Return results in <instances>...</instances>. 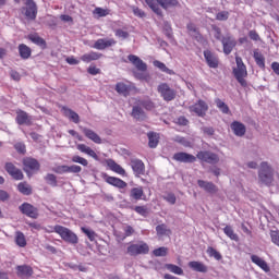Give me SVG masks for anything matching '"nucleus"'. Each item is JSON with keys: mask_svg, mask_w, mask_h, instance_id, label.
<instances>
[{"mask_svg": "<svg viewBox=\"0 0 279 279\" xmlns=\"http://www.w3.org/2000/svg\"><path fill=\"white\" fill-rule=\"evenodd\" d=\"M251 262L254 263V265H257L259 269H263L265 274H269V271H271L269 264H267L265 259L260 258L258 255H251Z\"/></svg>", "mask_w": 279, "mask_h": 279, "instance_id": "393cba45", "label": "nucleus"}, {"mask_svg": "<svg viewBox=\"0 0 279 279\" xmlns=\"http://www.w3.org/2000/svg\"><path fill=\"white\" fill-rule=\"evenodd\" d=\"M15 243L19 247H25L27 245V240L25 239V233L22 231L15 232Z\"/></svg>", "mask_w": 279, "mask_h": 279, "instance_id": "ea45409f", "label": "nucleus"}, {"mask_svg": "<svg viewBox=\"0 0 279 279\" xmlns=\"http://www.w3.org/2000/svg\"><path fill=\"white\" fill-rule=\"evenodd\" d=\"M189 267L198 274H206L208 271V266L204 265L202 262H190Z\"/></svg>", "mask_w": 279, "mask_h": 279, "instance_id": "c756f323", "label": "nucleus"}, {"mask_svg": "<svg viewBox=\"0 0 279 279\" xmlns=\"http://www.w3.org/2000/svg\"><path fill=\"white\" fill-rule=\"evenodd\" d=\"M16 276L21 279H29L34 276V268L32 266L23 264L15 267Z\"/></svg>", "mask_w": 279, "mask_h": 279, "instance_id": "9b49d317", "label": "nucleus"}, {"mask_svg": "<svg viewBox=\"0 0 279 279\" xmlns=\"http://www.w3.org/2000/svg\"><path fill=\"white\" fill-rule=\"evenodd\" d=\"M223 47V53L230 56L234 47H236V40L231 36L222 37L221 41Z\"/></svg>", "mask_w": 279, "mask_h": 279, "instance_id": "aec40b11", "label": "nucleus"}, {"mask_svg": "<svg viewBox=\"0 0 279 279\" xmlns=\"http://www.w3.org/2000/svg\"><path fill=\"white\" fill-rule=\"evenodd\" d=\"M230 13L227 11L218 12L216 14V21H228Z\"/></svg>", "mask_w": 279, "mask_h": 279, "instance_id": "052dcab7", "label": "nucleus"}, {"mask_svg": "<svg viewBox=\"0 0 279 279\" xmlns=\"http://www.w3.org/2000/svg\"><path fill=\"white\" fill-rule=\"evenodd\" d=\"M114 45H117V40H114V38H100L95 41L94 49H97L98 51H104V49L114 47Z\"/></svg>", "mask_w": 279, "mask_h": 279, "instance_id": "f3484780", "label": "nucleus"}, {"mask_svg": "<svg viewBox=\"0 0 279 279\" xmlns=\"http://www.w3.org/2000/svg\"><path fill=\"white\" fill-rule=\"evenodd\" d=\"M196 158L201 160V162H207V165H217V162H219V155L209 150H199L196 154Z\"/></svg>", "mask_w": 279, "mask_h": 279, "instance_id": "423d86ee", "label": "nucleus"}, {"mask_svg": "<svg viewBox=\"0 0 279 279\" xmlns=\"http://www.w3.org/2000/svg\"><path fill=\"white\" fill-rule=\"evenodd\" d=\"M53 173H58L59 175H63V173H69V166L62 165V166H57L52 168Z\"/></svg>", "mask_w": 279, "mask_h": 279, "instance_id": "603ef678", "label": "nucleus"}, {"mask_svg": "<svg viewBox=\"0 0 279 279\" xmlns=\"http://www.w3.org/2000/svg\"><path fill=\"white\" fill-rule=\"evenodd\" d=\"M131 117L135 119V121H145L147 119V113L143 110V107L140 105L133 106Z\"/></svg>", "mask_w": 279, "mask_h": 279, "instance_id": "5701e85b", "label": "nucleus"}, {"mask_svg": "<svg viewBox=\"0 0 279 279\" xmlns=\"http://www.w3.org/2000/svg\"><path fill=\"white\" fill-rule=\"evenodd\" d=\"M166 269L175 276H184V269L175 264H166Z\"/></svg>", "mask_w": 279, "mask_h": 279, "instance_id": "4c0bfd02", "label": "nucleus"}, {"mask_svg": "<svg viewBox=\"0 0 279 279\" xmlns=\"http://www.w3.org/2000/svg\"><path fill=\"white\" fill-rule=\"evenodd\" d=\"M107 165L109 167V169L111 171H113L114 173H118L119 175H128V173L125 172V169H123V167H121V165L117 163V161L112 160V159H108L107 160Z\"/></svg>", "mask_w": 279, "mask_h": 279, "instance_id": "bb28decb", "label": "nucleus"}, {"mask_svg": "<svg viewBox=\"0 0 279 279\" xmlns=\"http://www.w3.org/2000/svg\"><path fill=\"white\" fill-rule=\"evenodd\" d=\"M197 184L199 189H203L205 193H209V195H215V193L219 192V187L211 181L197 180Z\"/></svg>", "mask_w": 279, "mask_h": 279, "instance_id": "a211bd4d", "label": "nucleus"}, {"mask_svg": "<svg viewBox=\"0 0 279 279\" xmlns=\"http://www.w3.org/2000/svg\"><path fill=\"white\" fill-rule=\"evenodd\" d=\"M154 66H157L162 73H168V75L173 74V70L167 68V65L158 60L154 61Z\"/></svg>", "mask_w": 279, "mask_h": 279, "instance_id": "49530a36", "label": "nucleus"}, {"mask_svg": "<svg viewBox=\"0 0 279 279\" xmlns=\"http://www.w3.org/2000/svg\"><path fill=\"white\" fill-rule=\"evenodd\" d=\"M163 34L169 39L173 38V28H171V24H169V22H165L163 24Z\"/></svg>", "mask_w": 279, "mask_h": 279, "instance_id": "8fccbe9b", "label": "nucleus"}, {"mask_svg": "<svg viewBox=\"0 0 279 279\" xmlns=\"http://www.w3.org/2000/svg\"><path fill=\"white\" fill-rule=\"evenodd\" d=\"M207 254L210 258H215V260H221V258H223L221 253H219V251H216L213 246L207 247Z\"/></svg>", "mask_w": 279, "mask_h": 279, "instance_id": "a18cd8bd", "label": "nucleus"}, {"mask_svg": "<svg viewBox=\"0 0 279 279\" xmlns=\"http://www.w3.org/2000/svg\"><path fill=\"white\" fill-rule=\"evenodd\" d=\"M132 12L134 16H137L138 19H145V16H147V13H145V11L138 7H132Z\"/></svg>", "mask_w": 279, "mask_h": 279, "instance_id": "4d7b16f0", "label": "nucleus"}, {"mask_svg": "<svg viewBox=\"0 0 279 279\" xmlns=\"http://www.w3.org/2000/svg\"><path fill=\"white\" fill-rule=\"evenodd\" d=\"M223 232L226 234V236H228L229 239H231V241H239V234L234 233V229H232L231 226H226L223 228Z\"/></svg>", "mask_w": 279, "mask_h": 279, "instance_id": "79ce46f5", "label": "nucleus"}, {"mask_svg": "<svg viewBox=\"0 0 279 279\" xmlns=\"http://www.w3.org/2000/svg\"><path fill=\"white\" fill-rule=\"evenodd\" d=\"M253 58L259 69L265 70V56L258 50L253 51Z\"/></svg>", "mask_w": 279, "mask_h": 279, "instance_id": "c9c22d12", "label": "nucleus"}, {"mask_svg": "<svg viewBox=\"0 0 279 279\" xmlns=\"http://www.w3.org/2000/svg\"><path fill=\"white\" fill-rule=\"evenodd\" d=\"M126 254H129V256H145L146 254H149V244L143 241L136 244H130L126 247Z\"/></svg>", "mask_w": 279, "mask_h": 279, "instance_id": "7ed1b4c3", "label": "nucleus"}, {"mask_svg": "<svg viewBox=\"0 0 279 279\" xmlns=\"http://www.w3.org/2000/svg\"><path fill=\"white\" fill-rule=\"evenodd\" d=\"M19 210L20 213H22V215H25L31 219H38V208L29 203H23L22 205H20Z\"/></svg>", "mask_w": 279, "mask_h": 279, "instance_id": "1a4fd4ad", "label": "nucleus"}, {"mask_svg": "<svg viewBox=\"0 0 279 279\" xmlns=\"http://www.w3.org/2000/svg\"><path fill=\"white\" fill-rule=\"evenodd\" d=\"M129 62L137 69V71H141L142 73H145L147 71V63L138 58L136 54H129L128 56Z\"/></svg>", "mask_w": 279, "mask_h": 279, "instance_id": "412c9836", "label": "nucleus"}, {"mask_svg": "<svg viewBox=\"0 0 279 279\" xmlns=\"http://www.w3.org/2000/svg\"><path fill=\"white\" fill-rule=\"evenodd\" d=\"M82 232L86 234V236L89 239V241H95V238L97 236V233L95 231L88 229V228H81Z\"/></svg>", "mask_w": 279, "mask_h": 279, "instance_id": "6e6d98bb", "label": "nucleus"}, {"mask_svg": "<svg viewBox=\"0 0 279 279\" xmlns=\"http://www.w3.org/2000/svg\"><path fill=\"white\" fill-rule=\"evenodd\" d=\"M248 37L251 38V40H254L255 43H258V40H260V35H258V33L254 29L248 32Z\"/></svg>", "mask_w": 279, "mask_h": 279, "instance_id": "774afa93", "label": "nucleus"}, {"mask_svg": "<svg viewBox=\"0 0 279 279\" xmlns=\"http://www.w3.org/2000/svg\"><path fill=\"white\" fill-rule=\"evenodd\" d=\"M82 132L86 138L93 141V143H96V145H101V137L95 131L88 128H82Z\"/></svg>", "mask_w": 279, "mask_h": 279, "instance_id": "b1692460", "label": "nucleus"}, {"mask_svg": "<svg viewBox=\"0 0 279 279\" xmlns=\"http://www.w3.org/2000/svg\"><path fill=\"white\" fill-rule=\"evenodd\" d=\"M102 180L107 182V184H110L111 186H116V189H125L128 186V183L120 178L117 177H110L108 173L102 172L101 173Z\"/></svg>", "mask_w": 279, "mask_h": 279, "instance_id": "f8f14e48", "label": "nucleus"}, {"mask_svg": "<svg viewBox=\"0 0 279 279\" xmlns=\"http://www.w3.org/2000/svg\"><path fill=\"white\" fill-rule=\"evenodd\" d=\"M116 36L117 38H122L123 40L130 38V33H128L126 31H123L121 28H118L116 31Z\"/></svg>", "mask_w": 279, "mask_h": 279, "instance_id": "bf43d9fd", "label": "nucleus"}, {"mask_svg": "<svg viewBox=\"0 0 279 279\" xmlns=\"http://www.w3.org/2000/svg\"><path fill=\"white\" fill-rule=\"evenodd\" d=\"M15 122L17 123V125L29 126L34 124L32 116H29V113L21 109L16 111Z\"/></svg>", "mask_w": 279, "mask_h": 279, "instance_id": "4468645a", "label": "nucleus"}, {"mask_svg": "<svg viewBox=\"0 0 279 279\" xmlns=\"http://www.w3.org/2000/svg\"><path fill=\"white\" fill-rule=\"evenodd\" d=\"M131 199H135V202H138L145 197V192L143 191V186L133 187L130 192Z\"/></svg>", "mask_w": 279, "mask_h": 279, "instance_id": "473e14b6", "label": "nucleus"}, {"mask_svg": "<svg viewBox=\"0 0 279 279\" xmlns=\"http://www.w3.org/2000/svg\"><path fill=\"white\" fill-rule=\"evenodd\" d=\"M27 39L31 40L33 45H36L41 49H47V41L45 40V38L40 37L37 33L27 35Z\"/></svg>", "mask_w": 279, "mask_h": 279, "instance_id": "a878e982", "label": "nucleus"}, {"mask_svg": "<svg viewBox=\"0 0 279 279\" xmlns=\"http://www.w3.org/2000/svg\"><path fill=\"white\" fill-rule=\"evenodd\" d=\"M190 36H191V38L196 40V43H199V45H208V40H206V38H204V35H202V33H199V29L192 33Z\"/></svg>", "mask_w": 279, "mask_h": 279, "instance_id": "37998d69", "label": "nucleus"}, {"mask_svg": "<svg viewBox=\"0 0 279 279\" xmlns=\"http://www.w3.org/2000/svg\"><path fill=\"white\" fill-rule=\"evenodd\" d=\"M44 180L47 184H49V186H58V177H56L53 173H48L46 177H44Z\"/></svg>", "mask_w": 279, "mask_h": 279, "instance_id": "c03bdc74", "label": "nucleus"}, {"mask_svg": "<svg viewBox=\"0 0 279 279\" xmlns=\"http://www.w3.org/2000/svg\"><path fill=\"white\" fill-rule=\"evenodd\" d=\"M23 171H25L26 175L31 177L32 171H40V162L32 157L23 159Z\"/></svg>", "mask_w": 279, "mask_h": 279, "instance_id": "6e6552de", "label": "nucleus"}, {"mask_svg": "<svg viewBox=\"0 0 279 279\" xmlns=\"http://www.w3.org/2000/svg\"><path fill=\"white\" fill-rule=\"evenodd\" d=\"M211 29L214 32V38L221 41L223 39V37H221V28L217 25H213Z\"/></svg>", "mask_w": 279, "mask_h": 279, "instance_id": "13d9d810", "label": "nucleus"}, {"mask_svg": "<svg viewBox=\"0 0 279 279\" xmlns=\"http://www.w3.org/2000/svg\"><path fill=\"white\" fill-rule=\"evenodd\" d=\"M17 191L22 193V195H32L33 193L32 185H29L27 182L19 183Z\"/></svg>", "mask_w": 279, "mask_h": 279, "instance_id": "58836bf2", "label": "nucleus"}, {"mask_svg": "<svg viewBox=\"0 0 279 279\" xmlns=\"http://www.w3.org/2000/svg\"><path fill=\"white\" fill-rule=\"evenodd\" d=\"M54 232L61 236L62 241L70 243V245H77L80 243L77 234L66 227L56 225Z\"/></svg>", "mask_w": 279, "mask_h": 279, "instance_id": "f03ea898", "label": "nucleus"}, {"mask_svg": "<svg viewBox=\"0 0 279 279\" xmlns=\"http://www.w3.org/2000/svg\"><path fill=\"white\" fill-rule=\"evenodd\" d=\"M258 184L274 186V168L267 161H262L258 169Z\"/></svg>", "mask_w": 279, "mask_h": 279, "instance_id": "f257e3e1", "label": "nucleus"}, {"mask_svg": "<svg viewBox=\"0 0 279 279\" xmlns=\"http://www.w3.org/2000/svg\"><path fill=\"white\" fill-rule=\"evenodd\" d=\"M130 167L135 178H141V175H145V162H143V160L131 159Z\"/></svg>", "mask_w": 279, "mask_h": 279, "instance_id": "2eb2a0df", "label": "nucleus"}, {"mask_svg": "<svg viewBox=\"0 0 279 279\" xmlns=\"http://www.w3.org/2000/svg\"><path fill=\"white\" fill-rule=\"evenodd\" d=\"M232 73L240 86L247 88V81L245 80L247 77V69H233Z\"/></svg>", "mask_w": 279, "mask_h": 279, "instance_id": "6ab92c4d", "label": "nucleus"}, {"mask_svg": "<svg viewBox=\"0 0 279 279\" xmlns=\"http://www.w3.org/2000/svg\"><path fill=\"white\" fill-rule=\"evenodd\" d=\"M64 117H66L73 123H80V114L68 107L62 108Z\"/></svg>", "mask_w": 279, "mask_h": 279, "instance_id": "7c9ffc66", "label": "nucleus"}, {"mask_svg": "<svg viewBox=\"0 0 279 279\" xmlns=\"http://www.w3.org/2000/svg\"><path fill=\"white\" fill-rule=\"evenodd\" d=\"M174 143H179V145H183V147H191V141L180 135L174 137Z\"/></svg>", "mask_w": 279, "mask_h": 279, "instance_id": "3c124183", "label": "nucleus"}, {"mask_svg": "<svg viewBox=\"0 0 279 279\" xmlns=\"http://www.w3.org/2000/svg\"><path fill=\"white\" fill-rule=\"evenodd\" d=\"M17 49L22 60H29V58H32V48H29L27 45L20 44Z\"/></svg>", "mask_w": 279, "mask_h": 279, "instance_id": "c85d7f7f", "label": "nucleus"}, {"mask_svg": "<svg viewBox=\"0 0 279 279\" xmlns=\"http://www.w3.org/2000/svg\"><path fill=\"white\" fill-rule=\"evenodd\" d=\"M215 104L217 108L220 110V112H222V114H230V107H228V105L223 102V100L217 98L215 100Z\"/></svg>", "mask_w": 279, "mask_h": 279, "instance_id": "a19ab883", "label": "nucleus"}, {"mask_svg": "<svg viewBox=\"0 0 279 279\" xmlns=\"http://www.w3.org/2000/svg\"><path fill=\"white\" fill-rule=\"evenodd\" d=\"M148 136V147L150 149H156L158 147V143H160V135L154 131L147 133Z\"/></svg>", "mask_w": 279, "mask_h": 279, "instance_id": "cd10ccee", "label": "nucleus"}, {"mask_svg": "<svg viewBox=\"0 0 279 279\" xmlns=\"http://www.w3.org/2000/svg\"><path fill=\"white\" fill-rule=\"evenodd\" d=\"M157 236H165L166 234L170 233L171 230L167 228L166 223L158 225L156 227Z\"/></svg>", "mask_w": 279, "mask_h": 279, "instance_id": "de8ad7c7", "label": "nucleus"}, {"mask_svg": "<svg viewBox=\"0 0 279 279\" xmlns=\"http://www.w3.org/2000/svg\"><path fill=\"white\" fill-rule=\"evenodd\" d=\"M201 130L206 136H215V128L213 126H203Z\"/></svg>", "mask_w": 279, "mask_h": 279, "instance_id": "680f3d73", "label": "nucleus"}, {"mask_svg": "<svg viewBox=\"0 0 279 279\" xmlns=\"http://www.w3.org/2000/svg\"><path fill=\"white\" fill-rule=\"evenodd\" d=\"M156 1L163 10H169V8H178V5H180V2L178 0H156Z\"/></svg>", "mask_w": 279, "mask_h": 279, "instance_id": "f704fd0d", "label": "nucleus"}, {"mask_svg": "<svg viewBox=\"0 0 279 279\" xmlns=\"http://www.w3.org/2000/svg\"><path fill=\"white\" fill-rule=\"evenodd\" d=\"M4 171L13 179V180H24L25 174H23V170L19 169L13 162L8 161L4 163Z\"/></svg>", "mask_w": 279, "mask_h": 279, "instance_id": "0eeeda50", "label": "nucleus"}, {"mask_svg": "<svg viewBox=\"0 0 279 279\" xmlns=\"http://www.w3.org/2000/svg\"><path fill=\"white\" fill-rule=\"evenodd\" d=\"M134 210H135V213H137V215H141L142 217H147V207L135 206Z\"/></svg>", "mask_w": 279, "mask_h": 279, "instance_id": "e2e57ef3", "label": "nucleus"}, {"mask_svg": "<svg viewBox=\"0 0 279 279\" xmlns=\"http://www.w3.org/2000/svg\"><path fill=\"white\" fill-rule=\"evenodd\" d=\"M154 256L156 257H162V256H167V254H169V248L165 247V246H160L158 248H155L153 251Z\"/></svg>", "mask_w": 279, "mask_h": 279, "instance_id": "09e8293b", "label": "nucleus"}, {"mask_svg": "<svg viewBox=\"0 0 279 279\" xmlns=\"http://www.w3.org/2000/svg\"><path fill=\"white\" fill-rule=\"evenodd\" d=\"M14 149L17 151V154H22V155L27 154V148L25 146V143H23V142L15 143Z\"/></svg>", "mask_w": 279, "mask_h": 279, "instance_id": "864d4df0", "label": "nucleus"}, {"mask_svg": "<svg viewBox=\"0 0 279 279\" xmlns=\"http://www.w3.org/2000/svg\"><path fill=\"white\" fill-rule=\"evenodd\" d=\"M116 90L119 95L128 97V95H130V90H132V87L123 82H119L116 84Z\"/></svg>", "mask_w": 279, "mask_h": 279, "instance_id": "2f4dec72", "label": "nucleus"}, {"mask_svg": "<svg viewBox=\"0 0 279 279\" xmlns=\"http://www.w3.org/2000/svg\"><path fill=\"white\" fill-rule=\"evenodd\" d=\"M157 90L162 97L163 101H173V99H175V89L171 88L167 83L159 84Z\"/></svg>", "mask_w": 279, "mask_h": 279, "instance_id": "39448f33", "label": "nucleus"}, {"mask_svg": "<svg viewBox=\"0 0 279 279\" xmlns=\"http://www.w3.org/2000/svg\"><path fill=\"white\" fill-rule=\"evenodd\" d=\"M101 53L99 52H95V51H90L88 53H85L81 57L82 62H86L88 64V62H93L95 60H99V58H101Z\"/></svg>", "mask_w": 279, "mask_h": 279, "instance_id": "72a5a7b5", "label": "nucleus"}, {"mask_svg": "<svg viewBox=\"0 0 279 279\" xmlns=\"http://www.w3.org/2000/svg\"><path fill=\"white\" fill-rule=\"evenodd\" d=\"M68 173H82V168L77 165L68 166Z\"/></svg>", "mask_w": 279, "mask_h": 279, "instance_id": "338daca9", "label": "nucleus"}, {"mask_svg": "<svg viewBox=\"0 0 279 279\" xmlns=\"http://www.w3.org/2000/svg\"><path fill=\"white\" fill-rule=\"evenodd\" d=\"M22 10L27 21H36L38 16V4L34 0H26L25 7Z\"/></svg>", "mask_w": 279, "mask_h": 279, "instance_id": "20e7f679", "label": "nucleus"}, {"mask_svg": "<svg viewBox=\"0 0 279 279\" xmlns=\"http://www.w3.org/2000/svg\"><path fill=\"white\" fill-rule=\"evenodd\" d=\"M150 10H153V12L155 14H157V16H162V9H160L158 2H155L153 5L149 7Z\"/></svg>", "mask_w": 279, "mask_h": 279, "instance_id": "0e129e2a", "label": "nucleus"}, {"mask_svg": "<svg viewBox=\"0 0 279 279\" xmlns=\"http://www.w3.org/2000/svg\"><path fill=\"white\" fill-rule=\"evenodd\" d=\"M190 112H194L197 117H206V112H208V104L201 99L196 104L190 106Z\"/></svg>", "mask_w": 279, "mask_h": 279, "instance_id": "ddd939ff", "label": "nucleus"}, {"mask_svg": "<svg viewBox=\"0 0 279 279\" xmlns=\"http://www.w3.org/2000/svg\"><path fill=\"white\" fill-rule=\"evenodd\" d=\"M203 56L209 69H219V57L217 56V53L207 49L204 50Z\"/></svg>", "mask_w": 279, "mask_h": 279, "instance_id": "9d476101", "label": "nucleus"}, {"mask_svg": "<svg viewBox=\"0 0 279 279\" xmlns=\"http://www.w3.org/2000/svg\"><path fill=\"white\" fill-rule=\"evenodd\" d=\"M137 104L141 108H144V110H148V111H151L156 108V104H154V101H151V99L149 98L141 99L137 101Z\"/></svg>", "mask_w": 279, "mask_h": 279, "instance_id": "e433bc0d", "label": "nucleus"}, {"mask_svg": "<svg viewBox=\"0 0 279 279\" xmlns=\"http://www.w3.org/2000/svg\"><path fill=\"white\" fill-rule=\"evenodd\" d=\"M72 162H76L78 165H82L83 167H88V160H86V158L81 157L80 155H74L72 157Z\"/></svg>", "mask_w": 279, "mask_h": 279, "instance_id": "5fc2aeb1", "label": "nucleus"}, {"mask_svg": "<svg viewBox=\"0 0 279 279\" xmlns=\"http://www.w3.org/2000/svg\"><path fill=\"white\" fill-rule=\"evenodd\" d=\"M150 10H153V12L155 14H157V16H162V9H160L158 2H155L153 5L149 7Z\"/></svg>", "mask_w": 279, "mask_h": 279, "instance_id": "69168bd1", "label": "nucleus"}, {"mask_svg": "<svg viewBox=\"0 0 279 279\" xmlns=\"http://www.w3.org/2000/svg\"><path fill=\"white\" fill-rule=\"evenodd\" d=\"M173 160L177 162H184L185 165H191L197 161V157L192 154L180 151L173 155Z\"/></svg>", "mask_w": 279, "mask_h": 279, "instance_id": "dca6fc26", "label": "nucleus"}, {"mask_svg": "<svg viewBox=\"0 0 279 279\" xmlns=\"http://www.w3.org/2000/svg\"><path fill=\"white\" fill-rule=\"evenodd\" d=\"M230 128L233 134L239 137L245 136V132H247L245 124H243V122H240V121H233Z\"/></svg>", "mask_w": 279, "mask_h": 279, "instance_id": "4be33fe9", "label": "nucleus"}]
</instances>
